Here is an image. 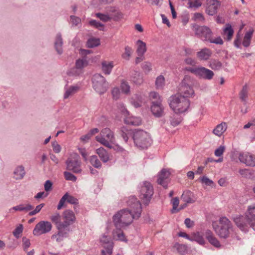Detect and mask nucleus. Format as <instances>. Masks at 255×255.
<instances>
[{
  "instance_id": "nucleus-1",
  "label": "nucleus",
  "mask_w": 255,
  "mask_h": 255,
  "mask_svg": "<svg viewBox=\"0 0 255 255\" xmlns=\"http://www.w3.org/2000/svg\"><path fill=\"white\" fill-rule=\"evenodd\" d=\"M128 209H123L113 216L116 228H124L130 224L133 219H138L141 213V205L134 196H130L127 201Z\"/></svg>"
},
{
  "instance_id": "nucleus-2",
  "label": "nucleus",
  "mask_w": 255,
  "mask_h": 255,
  "mask_svg": "<svg viewBox=\"0 0 255 255\" xmlns=\"http://www.w3.org/2000/svg\"><path fill=\"white\" fill-rule=\"evenodd\" d=\"M49 219L55 225L57 230V233L53 234L51 236V239L60 242L67 237L70 232L69 227L75 222L76 217L72 211L66 210L62 215L57 212L53 213L50 216Z\"/></svg>"
},
{
  "instance_id": "nucleus-3",
  "label": "nucleus",
  "mask_w": 255,
  "mask_h": 255,
  "mask_svg": "<svg viewBox=\"0 0 255 255\" xmlns=\"http://www.w3.org/2000/svg\"><path fill=\"white\" fill-rule=\"evenodd\" d=\"M236 226L246 233L252 228L255 231V203L248 206L245 216L237 215L233 218Z\"/></svg>"
},
{
  "instance_id": "nucleus-4",
  "label": "nucleus",
  "mask_w": 255,
  "mask_h": 255,
  "mask_svg": "<svg viewBox=\"0 0 255 255\" xmlns=\"http://www.w3.org/2000/svg\"><path fill=\"white\" fill-rule=\"evenodd\" d=\"M168 102L171 109L177 114L186 112L190 105V102L188 99L178 94L170 96L168 99Z\"/></svg>"
},
{
  "instance_id": "nucleus-5",
  "label": "nucleus",
  "mask_w": 255,
  "mask_h": 255,
  "mask_svg": "<svg viewBox=\"0 0 255 255\" xmlns=\"http://www.w3.org/2000/svg\"><path fill=\"white\" fill-rule=\"evenodd\" d=\"M213 227L216 234L221 239H226L230 237L233 232L232 224L226 217H221L219 225Z\"/></svg>"
},
{
  "instance_id": "nucleus-6",
  "label": "nucleus",
  "mask_w": 255,
  "mask_h": 255,
  "mask_svg": "<svg viewBox=\"0 0 255 255\" xmlns=\"http://www.w3.org/2000/svg\"><path fill=\"white\" fill-rule=\"evenodd\" d=\"M134 144L138 148H146L150 145L152 140L150 134L142 129H135L132 132Z\"/></svg>"
},
{
  "instance_id": "nucleus-7",
  "label": "nucleus",
  "mask_w": 255,
  "mask_h": 255,
  "mask_svg": "<svg viewBox=\"0 0 255 255\" xmlns=\"http://www.w3.org/2000/svg\"><path fill=\"white\" fill-rule=\"evenodd\" d=\"M194 79L189 75H185L181 83L179 85L178 95H181L187 98L192 97L195 95L193 89Z\"/></svg>"
},
{
  "instance_id": "nucleus-8",
  "label": "nucleus",
  "mask_w": 255,
  "mask_h": 255,
  "mask_svg": "<svg viewBox=\"0 0 255 255\" xmlns=\"http://www.w3.org/2000/svg\"><path fill=\"white\" fill-rule=\"evenodd\" d=\"M96 139L97 141L109 148L112 147L111 144L115 141L114 132L109 128L103 129L101 131L100 135L96 136Z\"/></svg>"
},
{
  "instance_id": "nucleus-9",
  "label": "nucleus",
  "mask_w": 255,
  "mask_h": 255,
  "mask_svg": "<svg viewBox=\"0 0 255 255\" xmlns=\"http://www.w3.org/2000/svg\"><path fill=\"white\" fill-rule=\"evenodd\" d=\"M186 70L191 72L199 78L207 80H211L213 79L214 72L204 67L199 66L197 67L186 68Z\"/></svg>"
},
{
  "instance_id": "nucleus-10",
  "label": "nucleus",
  "mask_w": 255,
  "mask_h": 255,
  "mask_svg": "<svg viewBox=\"0 0 255 255\" xmlns=\"http://www.w3.org/2000/svg\"><path fill=\"white\" fill-rule=\"evenodd\" d=\"M93 87L100 94L106 92L108 88V83L106 79L100 74H95L92 78Z\"/></svg>"
},
{
  "instance_id": "nucleus-11",
  "label": "nucleus",
  "mask_w": 255,
  "mask_h": 255,
  "mask_svg": "<svg viewBox=\"0 0 255 255\" xmlns=\"http://www.w3.org/2000/svg\"><path fill=\"white\" fill-rule=\"evenodd\" d=\"M140 197L145 204H148L153 194V188L150 183L144 181L140 187Z\"/></svg>"
},
{
  "instance_id": "nucleus-12",
  "label": "nucleus",
  "mask_w": 255,
  "mask_h": 255,
  "mask_svg": "<svg viewBox=\"0 0 255 255\" xmlns=\"http://www.w3.org/2000/svg\"><path fill=\"white\" fill-rule=\"evenodd\" d=\"M52 228L51 223L48 221H41L35 226L33 230V234L35 236L46 234L49 233Z\"/></svg>"
},
{
  "instance_id": "nucleus-13",
  "label": "nucleus",
  "mask_w": 255,
  "mask_h": 255,
  "mask_svg": "<svg viewBox=\"0 0 255 255\" xmlns=\"http://www.w3.org/2000/svg\"><path fill=\"white\" fill-rule=\"evenodd\" d=\"M193 30L195 35L203 41H209L213 34L211 29L207 26L195 25L193 26Z\"/></svg>"
},
{
  "instance_id": "nucleus-14",
  "label": "nucleus",
  "mask_w": 255,
  "mask_h": 255,
  "mask_svg": "<svg viewBox=\"0 0 255 255\" xmlns=\"http://www.w3.org/2000/svg\"><path fill=\"white\" fill-rule=\"evenodd\" d=\"M239 161L249 167L255 166V155L249 152H241L239 154Z\"/></svg>"
},
{
  "instance_id": "nucleus-15",
  "label": "nucleus",
  "mask_w": 255,
  "mask_h": 255,
  "mask_svg": "<svg viewBox=\"0 0 255 255\" xmlns=\"http://www.w3.org/2000/svg\"><path fill=\"white\" fill-rule=\"evenodd\" d=\"M67 169L74 173H79L82 171L81 162L77 157L69 158L66 162Z\"/></svg>"
},
{
  "instance_id": "nucleus-16",
  "label": "nucleus",
  "mask_w": 255,
  "mask_h": 255,
  "mask_svg": "<svg viewBox=\"0 0 255 255\" xmlns=\"http://www.w3.org/2000/svg\"><path fill=\"white\" fill-rule=\"evenodd\" d=\"M88 65V61L85 58L79 59L76 61L75 67L71 69L69 72L70 75H79L82 73V69Z\"/></svg>"
},
{
  "instance_id": "nucleus-17",
  "label": "nucleus",
  "mask_w": 255,
  "mask_h": 255,
  "mask_svg": "<svg viewBox=\"0 0 255 255\" xmlns=\"http://www.w3.org/2000/svg\"><path fill=\"white\" fill-rule=\"evenodd\" d=\"M66 202L71 204L76 205L78 204V200L68 193H66L60 199L57 207V209L59 210L61 209L64 206Z\"/></svg>"
},
{
  "instance_id": "nucleus-18",
  "label": "nucleus",
  "mask_w": 255,
  "mask_h": 255,
  "mask_svg": "<svg viewBox=\"0 0 255 255\" xmlns=\"http://www.w3.org/2000/svg\"><path fill=\"white\" fill-rule=\"evenodd\" d=\"M169 175L170 172L168 170L164 169H162L158 175V183L163 187L167 188Z\"/></svg>"
},
{
  "instance_id": "nucleus-19",
  "label": "nucleus",
  "mask_w": 255,
  "mask_h": 255,
  "mask_svg": "<svg viewBox=\"0 0 255 255\" xmlns=\"http://www.w3.org/2000/svg\"><path fill=\"white\" fill-rule=\"evenodd\" d=\"M151 107L152 114L156 117H160L164 114V108L160 101H153Z\"/></svg>"
},
{
  "instance_id": "nucleus-20",
  "label": "nucleus",
  "mask_w": 255,
  "mask_h": 255,
  "mask_svg": "<svg viewBox=\"0 0 255 255\" xmlns=\"http://www.w3.org/2000/svg\"><path fill=\"white\" fill-rule=\"evenodd\" d=\"M80 88L78 85L66 86L64 88L63 99H67L72 97L79 91Z\"/></svg>"
},
{
  "instance_id": "nucleus-21",
  "label": "nucleus",
  "mask_w": 255,
  "mask_h": 255,
  "mask_svg": "<svg viewBox=\"0 0 255 255\" xmlns=\"http://www.w3.org/2000/svg\"><path fill=\"white\" fill-rule=\"evenodd\" d=\"M204 235L208 242L216 248H219L221 245L218 240L215 237L212 232L209 230L205 231Z\"/></svg>"
},
{
  "instance_id": "nucleus-22",
  "label": "nucleus",
  "mask_w": 255,
  "mask_h": 255,
  "mask_svg": "<svg viewBox=\"0 0 255 255\" xmlns=\"http://www.w3.org/2000/svg\"><path fill=\"white\" fill-rule=\"evenodd\" d=\"M210 5L206 9L207 13L210 15H213L217 13L221 3L218 0H210Z\"/></svg>"
},
{
  "instance_id": "nucleus-23",
  "label": "nucleus",
  "mask_w": 255,
  "mask_h": 255,
  "mask_svg": "<svg viewBox=\"0 0 255 255\" xmlns=\"http://www.w3.org/2000/svg\"><path fill=\"white\" fill-rule=\"evenodd\" d=\"M212 55V51L208 48L201 49L197 53V57L200 60H207Z\"/></svg>"
},
{
  "instance_id": "nucleus-24",
  "label": "nucleus",
  "mask_w": 255,
  "mask_h": 255,
  "mask_svg": "<svg viewBox=\"0 0 255 255\" xmlns=\"http://www.w3.org/2000/svg\"><path fill=\"white\" fill-rule=\"evenodd\" d=\"M63 39L60 33L56 34L54 42V47L57 53L61 55L63 53L62 49Z\"/></svg>"
},
{
  "instance_id": "nucleus-25",
  "label": "nucleus",
  "mask_w": 255,
  "mask_h": 255,
  "mask_svg": "<svg viewBox=\"0 0 255 255\" xmlns=\"http://www.w3.org/2000/svg\"><path fill=\"white\" fill-rule=\"evenodd\" d=\"M24 167L23 165H18L15 167L13 171V178L17 180H21L25 175Z\"/></svg>"
},
{
  "instance_id": "nucleus-26",
  "label": "nucleus",
  "mask_w": 255,
  "mask_h": 255,
  "mask_svg": "<svg viewBox=\"0 0 255 255\" xmlns=\"http://www.w3.org/2000/svg\"><path fill=\"white\" fill-rule=\"evenodd\" d=\"M122 228H116L113 231V239L116 241L127 242L128 241L124 232L121 230Z\"/></svg>"
},
{
  "instance_id": "nucleus-27",
  "label": "nucleus",
  "mask_w": 255,
  "mask_h": 255,
  "mask_svg": "<svg viewBox=\"0 0 255 255\" xmlns=\"http://www.w3.org/2000/svg\"><path fill=\"white\" fill-rule=\"evenodd\" d=\"M33 209V206L30 203H22L13 207L11 210L16 211L28 212Z\"/></svg>"
},
{
  "instance_id": "nucleus-28",
  "label": "nucleus",
  "mask_w": 255,
  "mask_h": 255,
  "mask_svg": "<svg viewBox=\"0 0 255 255\" xmlns=\"http://www.w3.org/2000/svg\"><path fill=\"white\" fill-rule=\"evenodd\" d=\"M181 199L186 203H193L195 201L194 194L189 190H186L183 192Z\"/></svg>"
},
{
  "instance_id": "nucleus-29",
  "label": "nucleus",
  "mask_w": 255,
  "mask_h": 255,
  "mask_svg": "<svg viewBox=\"0 0 255 255\" xmlns=\"http://www.w3.org/2000/svg\"><path fill=\"white\" fill-rule=\"evenodd\" d=\"M125 123L127 125L139 126L141 124V120L139 117L128 116L125 118Z\"/></svg>"
},
{
  "instance_id": "nucleus-30",
  "label": "nucleus",
  "mask_w": 255,
  "mask_h": 255,
  "mask_svg": "<svg viewBox=\"0 0 255 255\" xmlns=\"http://www.w3.org/2000/svg\"><path fill=\"white\" fill-rule=\"evenodd\" d=\"M227 128V126L226 123L222 122L216 127V128L213 130V133L215 135L220 137L226 130Z\"/></svg>"
},
{
  "instance_id": "nucleus-31",
  "label": "nucleus",
  "mask_w": 255,
  "mask_h": 255,
  "mask_svg": "<svg viewBox=\"0 0 255 255\" xmlns=\"http://www.w3.org/2000/svg\"><path fill=\"white\" fill-rule=\"evenodd\" d=\"M101 65L103 72L106 75H109L114 67V63L112 61H104L102 62Z\"/></svg>"
},
{
  "instance_id": "nucleus-32",
  "label": "nucleus",
  "mask_w": 255,
  "mask_h": 255,
  "mask_svg": "<svg viewBox=\"0 0 255 255\" xmlns=\"http://www.w3.org/2000/svg\"><path fill=\"white\" fill-rule=\"evenodd\" d=\"M143 97L140 94H134L131 98V104L135 107L138 108L141 106Z\"/></svg>"
},
{
  "instance_id": "nucleus-33",
  "label": "nucleus",
  "mask_w": 255,
  "mask_h": 255,
  "mask_svg": "<svg viewBox=\"0 0 255 255\" xmlns=\"http://www.w3.org/2000/svg\"><path fill=\"white\" fill-rule=\"evenodd\" d=\"M96 153L98 154L102 161L106 163L109 160V155L108 152L103 147H100L96 150Z\"/></svg>"
},
{
  "instance_id": "nucleus-34",
  "label": "nucleus",
  "mask_w": 255,
  "mask_h": 255,
  "mask_svg": "<svg viewBox=\"0 0 255 255\" xmlns=\"http://www.w3.org/2000/svg\"><path fill=\"white\" fill-rule=\"evenodd\" d=\"M130 80L134 83L137 85H140L143 82V79L141 74L137 71H133L131 73Z\"/></svg>"
},
{
  "instance_id": "nucleus-35",
  "label": "nucleus",
  "mask_w": 255,
  "mask_h": 255,
  "mask_svg": "<svg viewBox=\"0 0 255 255\" xmlns=\"http://www.w3.org/2000/svg\"><path fill=\"white\" fill-rule=\"evenodd\" d=\"M253 33V29H251L245 33L243 41V45L244 47H248L250 46Z\"/></svg>"
},
{
  "instance_id": "nucleus-36",
  "label": "nucleus",
  "mask_w": 255,
  "mask_h": 255,
  "mask_svg": "<svg viewBox=\"0 0 255 255\" xmlns=\"http://www.w3.org/2000/svg\"><path fill=\"white\" fill-rule=\"evenodd\" d=\"M191 241H195L201 245L205 244V241L202 235L199 232L193 234L191 236Z\"/></svg>"
},
{
  "instance_id": "nucleus-37",
  "label": "nucleus",
  "mask_w": 255,
  "mask_h": 255,
  "mask_svg": "<svg viewBox=\"0 0 255 255\" xmlns=\"http://www.w3.org/2000/svg\"><path fill=\"white\" fill-rule=\"evenodd\" d=\"M234 34V30L230 24H227L224 29V35L226 36L227 40H231Z\"/></svg>"
},
{
  "instance_id": "nucleus-38",
  "label": "nucleus",
  "mask_w": 255,
  "mask_h": 255,
  "mask_svg": "<svg viewBox=\"0 0 255 255\" xmlns=\"http://www.w3.org/2000/svg\"><path fill=\"white\" fill-rule=\"evenodd\" d=\"M208 65L214 70H219L222 68V63L218 60L212 59L209 61Z\"/></svg>"
},
{
  "instance_id": "nucleus-39",
  "label": "nucleus",
  "mask_w": 255,
  "mask_h": 255,
  "mask_svg": "<svg viewBox=\"0 0 255 255\" xmlns=\"http://www.w3.org/2000/svg\"><path fill=\"white\" fill-rule=\"evenodd\" d=\"M138 44L136 52L138 55H143L146 51V43L141 40H138L136 42Z\"/></svg>"
},
{
  "instance_id": "nucleus-40",
  "label": "nucleus",
  "mask_w": 255,
  "mask_h": 255,
  "mask_svg": "<svg viewBox=\"0 0 255 255\" xmlns=\"http://www.w3.org/2000/svg\"><path fill=\"white\" fill-rule=\"evenodd\" d=\"M240 99L246 105L248 96V88L247 85H244L239 94Z\"/></svg>"
},
{
  "instance_id": "nucleus-41",
  "label": "nucleus",
  "mask_w": 255,
  "mask_h": 255,
  "mask_svg": "<svg viewBox=\"0 0 255 255\" xmlns=\"http://www.w3.org/2000/svg\"><path fill=\"white\" fill-rule=\"evenodd\" d=\"M89 161L92 166L96 168H100L102 166V164L96 155L90 156Z\"/></svg>"
},
{
  "instance_id": "nucleus-42",
  "label": "nucleus",
  "mask_w": 255,
  "mask_h": 255,
  "mask_svg": "<svg viewBox=\"0 0 255 255\" xmlns=\"http://www.w3.org/2000/svg\"><path fill=\"white\" fill-rule=\"evenodd\" d=\"M132 133L130 130H128L125 128H122L120 131V134L121 136L123 138L124 140L126 142H127L129 136L131 135Z\"/></svg>"
},
{
  "instance_id": "nucleus-43",
  "label": "nucleus",
  "mask_w": 255,
  "mask_h": 255,
  "mask_svg": "<svg viewBox=\"0 0 255 255\" xmlns=\"http://www.w3.org/2000/svg\"><path fill=\"white\" fill-rule=\"evenodd\" d=\"M169 121L170 125L175 127L180 124L182 121V119L177 115H173L170 117Z\"/></svg>"
},
{
  "instance_id": "nucleus-44",
  "label": "nucleus",
  "mask_w": 255,
  "mask_h": 255,
  "mask_svg": "<svg viewBox=\"0 0 255 255\" xmlns=\"http://www.w3.org/2000/svg\"><path fill=\"white\" fill-rule=\"evenodd\" d=\"M100 44V39L96 38H91L89 39L87 42V45L89 48H93L98 46Z\"/></svg>"
},
{
  "instance_id": "nucleus-45",
  "label": "nucleus",
  "mask_w": 255,
  "mask_h": 255,
  "mask_svg": "<svg viewBox=\"0 0 255 255\" xmlns=\"http://www.w3.org/2000/svg\"><path fill=\"white\" fill-rule=\"evenodd\" d=\"M249 169H240L239 170V172L240 175L244 178H250L251 176L254 174V172Z\"/></svg>"
},
{
  "instance_id": "nucleus-46",
  "label": "nucleus",
  "mask_w": 255,
  "mask_h": 255,
  "mask_svg": "<svg viewBox=\"0 0 255 255\" xmlns=\"http://www.w3.org/2000/svg\"><path fill=\"white\" fill-rule=\"evenodd\" d=\"M165 85V79L163 76H158L155 81V85L157 89H162Z\"/></svg>"
},
{
  "instance_id": "nucleus-47",
  "label": "nucleus",
  "mask_w": 255,
  "mask_h": 255,
  "mask_svg": "<svg viewBox=\"0 0 255 255\" xmlns=\"http://www.w3.org/2000/svg\"><path fill=\"white\" fill-rule=\"evenodd\" d=\"M96 16L101 20L105 22L110 21L112 18V16L107 14H103L102 13H96Z\"/></svg>"
},
{
  "instance_id": "nucleus-48",
  "label": "nucleus",
  "mask_w": 255,
  "mask_h": 255,
  "mask_svg": "<svg viewBox=\"0 0 255 255\" xmlns=\"http://www.w3.org/2000/svg\"><path fill=\"white\" fill-rule=\"evenodd\" d=\"M132 53V50L131 48L128 46H126L125 48V52L122 54V57L127 60H128Z\"/></svg>"
},
{
  "instance_id": "nucleus-49",
  "label": "nucleus",
  "mask_w": 255,
  "mask_h": 255,
  "mask_svg": "<svg viewBox=\"0 0 255 255\" xmlns=\"http://www.w3.org/2000/svg\"><path fill=\"white\" fill-rule=\"evenodd\" d=\"M89 24L95 28H98L100 30H104V25L102 23L95 20H91L89 21Z\"/></svg>"
},
{
  "instance_id": "nucleus-50",
  "label": "nucleus",
  "mask_w": 255,
  "mask_h": 255,
  "mask_svg": "<svg viewBox=\"0 0 255 255\" xmlns=\"http://www.w3.org/2000/svg\"><path fill=\"white\" fill-rule=\"evenodd\" d=\"M108 12L110 13H115L118 18L122 17L123 14L121 12L118 11L117 8L115 6H109L107 8Z\"/></svg>"
},
{
  "instance_id": "nucleus-51",
  "label": "nucleus",
  "mask_w": 255,
  "mask_h": 255,
  "mask_svg": "<svg viewBox=\"0 0 255 255\" xmlns=\"http://www.w3.org/2000/svg\"><path fill=\"white\" fill-rule=\"evenodd\" d=\"M121 88L122 92L126 94H128L130 92V86L126 81H123L121 83Z\"/></svg>"
},
{
  "instance_id": "nucleus-52",
  "label": "nucleus",
  "mask_w": 255,
  "mask_h": 255,
  "mask_svg": "<svg viewBox=\"0 0 255 255\" xmlns=\"http://www.w3.org/2000/svg\"><path fill=\"white\" fill-rule=\"evenodd\" d=\"M118 107L119 110L121 112L122 115L124 116V119L128 116H129V114L128 112L127 111V109L126 108L123 104H119Z\"/></svg>"
},
{
  "instance_id": "nucleus-53",
  "label": "nucleus",
  "mask_w": 255,
  "mask_h": 255,
  "mask_svg": "<svg viewBox=\"0 0 255 255\" xmlns=\"http://www.w3.org/2000/svg\"><path fill=\"white\" fill-rule=\"evenodd\" d=\"M174 247L176 248L178 252L182 255L185 254L187 250L186 247L185 245L178 243H176L174 245Z\"/></svg>"
},
{
  "instance_id": "nucleus-54",
  "label": "nucleus",
  "mask_w": 255,
  "mask_h": 255,
  "mask_svg": "<svg viewBox=\"0 0 255 255\" xmlns=\"http://www.w3.org/2000/svg\"><path fill=\"white\" fill-rule=\"evenodd\" d=\"M44 203H41V204H40L39 205L36 206L34 210H33L32 211H30L29 212L28 215L31 216H34V215H36V214H37L38 213H39L40 211V210L44 207Z\"/></svg>"
},
{
  "instance_id": "nucleus-55",
  "label": "nucleus",
  "mask_w": 255,
  "mask_h": 255,
  "mask_svg": "<svg viewBox=\"0 0 255 255\" xmlns=\"http://www.w3.org/2000/svg\"><path fill=\"white\" fill-rule=\"evenodd\" d=\"M70 18V22L73 26H77L79 24L81 23V20L80 17L75 15H71Z\"/></svg>"
},
{
  "instance_id": "nucleus-56",
  "label": "nucleus",
  "mask_w": 255,
  "mask_h": 255,
  "mask_svg": "<svg viewBox=\"0 0 255 255\" xmlns=\"http://www.w3.org/2000/svg\"><path fill=\"white\" fill-rule=\"evenodd\" d=\"M64 177L67 180L76 181V177L70 172L65 171L64 172Z\"/></svg>"
},
{
  "instance_id": "nucleus-57",
  "label": "nucleus",
  "mask_w": 255,
  "mask_h": 255,
  "mask_svg": "<svg viewBox=\"0 0 255 255\" xmlns=\"http://www.w3.org/2000/svg\"><path fill=\"white\" fill-rule=\"evenodd\" d=\"M225 148L226 147L224 145H220L215 150V155L217 157H221L225 151Z\"/></svg>"
},
{
  "instance_id": "nucleus-58",
  "label": "nucleus",
  "mask_w": 255,
  "mask_h": 255,
  "mask_svg": "<svg viewBox=\"0 0 255 255\" xmlns=\"http://www.w3.org/2000/svg\"><path fill=\"white\" fill-rule=\"evenodd\" d=\"M22 231L23 226L21 224H20L14 230V231L13 232V234L15 238H18L20 236V234L22 232Z\"/></svg>"
},
{
  "instance_id": "nucleus-59",
  "label": "nucleus",
  "mask_w": 255,
  "mask_h": 255,
  "mask_svg": "<svg viewBox=\"0 0 255 255\" xmlns=\"http://www.w3.org/2000/svg\"><path fill=\"white\" fill-rule=\"evenodd\" d=\"M100 242L103 244V246H107L109 245V243H113L110 241V238L108 237V236L105 234L102 235L100 238Z\"/></svg>"
},
{
  "instance_id": "nucleus-60",
  "label": "nucleus",
  "mask_w": 255,
  "mask_h": 255,
  "mask_svg": "<svg viewBox=\"0 0 255 255\" xmlns=\"http://www.w3.org/2000/svg\"><path fill=\"white\" fill-rule=\"evenodd\" d=\"M201 181L202 184H204L207 186H212L213 184V181L208 178L207 176H203L201 178Z\"/></svg>"
},
{
  "instance_id": "nucleus-61",
  "label": "nucleus",
  "mask_w": 255,
  "mask_h": 255,
  "mask_svg": "<svg viewBox=\"0 0 255 255\" xmlns=\"http://www.w3.org/2000/svg\"><path fill=\"white\" fill-rule=\"evenodd\" d=\"M188 4H189L188 8H194V9H195L196 8L200 7L202 3L199 0H196L194 2H192V1H189Z\"/></svg>"
},
{
  "instance_id": "nucleus-62",
  "label": "nucleus",
  "mask_w": 255,
  "mask_h": 255,
  "mask_svg": "<svg viewBox=\"0 0 255 255\" xmlns=\"http://www.w3.org/2000/svg\"><path fill=\"white\" fill-rule=\"evenodd\" d=\"M149 97L151 100H155V101H160L161 102V97L159 95L155 92H151L149 94Z\"/></svg>"
},
{
  "instance_id": "nucleus-63",
  "label": "nucleus",
  "mask_w": 255,
  "mask_h": 255,
  "mask_svg": "<svg viewBox=\"0 0 255 255\" xmlns=\"http://www.w3.org/2000/svg\"><path fill=\"white\" fill-rule=\"evenodd\" d=\"M172 203L173 205V209L172 210V213H175V211L177 210V207L179 205V200L178 198L175 197L172 199Z\"/></svg>"
},
{
  "instance_id": "nucleus-64",
  "label": "nucleus",
  "mask_w": 255,
  "mask_h": 255,
  "mask_svg": "<svg viewBox=\"0 0 255 255\" xmlns=\"http://www.w3.org/2000/svg\"><path fill=\"white\" fill-rule=\"evenodd\" d=\"M151 64L148 62H144L142 64V69L146 72H149L151 70Z\"/></svg>"
}]
</instances>
